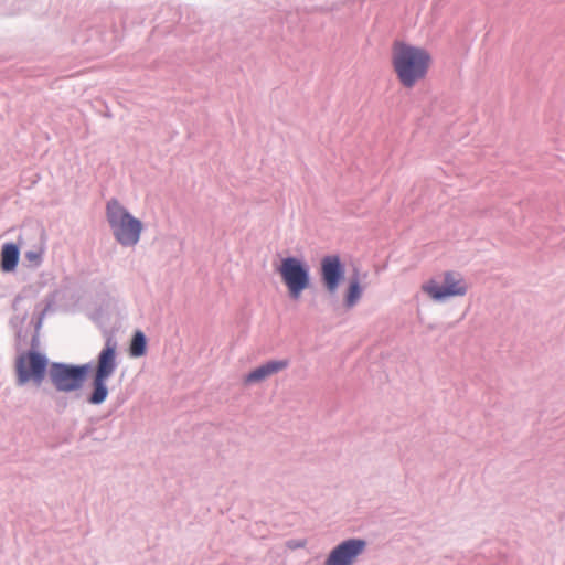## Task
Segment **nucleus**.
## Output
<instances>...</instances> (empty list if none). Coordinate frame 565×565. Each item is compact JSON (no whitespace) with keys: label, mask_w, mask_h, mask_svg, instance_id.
I'll use <instances>...</instances> for the list:
<instances>
[{"label":"nucleus","mask_w":565,"mask_h":565,"mask_svg":"<svg viewBox=\"0 0 565 565\" xmlns=\"http://www.w3.org/2000/svg\"><path fill=\"white\" fill-rule=\"evenodd\" d=\"M431 64L430 53L420 46L395 41L392 49V66L404 88H413L423 81Z\"/></svg>","instance_id":"1"},{"label":"nucleus","mask_w":565,"mask_h":565,"mask_svg":"<svg viewBox=\"0 0 565 565\" xmlns=\"http://www.w3.org/2000/svg\"><path fill=\"white\" fill-rule=\"evenodd\" d=\"M117 366V342L109 337L96 358L89 383L90 392L85 399L88 404L102 405L107 399L109 395L107 382L115 374Z\"/></svg>","instance_id":"2"},{"label":"nucleus","mask_w":565,"mask_h":565,"mask_svg":"<svg viewBox=\"0 0 565 565\" xmlns=\"http://www.w3.org/2000/svg\"><path fill=\"white\" fill-rule=\"evenodd\" d=\"M106 218L115 239L124 247L138 244L143 223L113 198L106 204Z\"/></svg>","instance_id":"3"},{"label":"nucleus","mask_w":565,"mask_h":565,"mask_svg":"<svg viewBox=\"0 0 565 565\" xmlns=\"http://www.w3.org/2000/svg\"><path fill=\"white\" fill-rule=\"evenodd\" d=\"M38 347L39 335L33 334L31 348L17 358L15 375L18 386H24L32 382L39 387L45 380V376H49L52 362L45 353L38 350Z\"/></svg>","instance_id":"4"},{"label":"nucleus","mask_w":565,"mask_h":565,"mask_svg":"<svg viewBox=\"0 0 565 565\" xmlns=\"http://www.w3.org/2000/svg\"><path fill=\"white\" fill-rule=\"evenodd\" d=\"M275 271L285 285L289 299L294 301H298L303 291L312 285L311 268L303 257H281L279 264L275 265Z\"/></svg>","instance_id":"5"},{"label":"nucleus","mask_w":565,"mask_h":565,"mask_svg":"<svg viewBox=\"0 0 565 565\" xmlns=\"http://www.w3.org/2000/svg\"><path fill=\"white\" fill-rule=\"evenodd\" d=\"M422 290L434 301L444 302L454 297L465 296L468 287L459 274L446 271L441 284L431 278L422 285Z\"/></svg>","instance_id":"6"},{"label":"nucleus","mask_w":565,"mask_h":565,"mask_svg":"<svg viewBox=\"0 0 565 565\" xmlns=\"http://www.w3.org/2000/svg\"><path fill=\"white\" fill-rule=\"evenodd\" d=\"M318 274L322 287L333 297L345 279V263L339 254H327L320 259Z\"/></svg>","instance_id":"7"},{"label":"nucleus","mask_w":565,"mask_h":565,"mask_svg":"<svg viewBox=\"0 0 565 565\" xmlns=\"http://www.w3.org/2000/svg\"><path fill=\"white\" fill-rule=\"evenodd\" d=\"M49 380L58 393H73L84 387L75 371L74 363L53 361Z\"/></svg>","instance_id":"8"},{"label":"nucleus","mask_w":565,"mask_h":565,"mask_svg":"<svg viewBox=\"0 0 565 565\" xmlns=\"http://www.w3.org/2000/svg\"><path fill=\"white\" fill-rule=\"evenodd\" d=\"M366 545L367 543L364 539H345L329 552L324 565H353L356 558L365 551Z\"/></svg>","instance_id":"9"},{"label":"nucleus","mask_w":565,"mask_h":565,"mask_svg":"<svg viewBox=\"0 0 565 565\" xmlns=\"http://www.w3.org/2000/svg\"><path fill=\"white\" fill-rule=\"evenodd\" d=\"M366 276L367 273L362 274L358 266L352 267L347 287L343 292V307L345 309H352L359 303L364 291V287L362 286L361 280L366 278Z\"/></svg>","instance_id":"10"},{"label":"nucleus","mask_w":565,"mask_h":565,"mask_svg":"<svg viewBox=\"0 0 565 565\" xmlns=\"http://www.w3.org/2000/svg\"><path fill=\"white\" fill-rule=\"evenodd\" d=\"M289 361L287 359L282 360H268L259 366L253 369L245 375L246 384H255L260 383L273 374H276L286 367H288Z\"/></svg>","instance_id":"11"},{"label":"nucleus","mask_w":565,"mask_h":565,"mask_svg":"<svg viewBox=\"0 0 565 565\" xmlns=\"http://www.w3.org/2000/svg\"><path fill=\"white\" fill-rule=\"evenodd\" d=\"M20 260V244L6 242L0 250V269L2 273H14Z\"/></svg>","instance_id":"12"},{"label":"nucleus","mask_w":565,"mask_h":565,"mask_svg":"<svg viewBox=\"0 0 565 565\" xmlns=\"http://www.w3.org/2000/svg\"><path fill=\"white\" fill-rule=\"evenodd\" d=\"M148 350V338L143 331L137 329L130 340L129 355L131 358H141L146 355Z\"/></svg>","instance_id":"13"},{"label":"nucleus","mask_w":565,"mask_h":565,"mask_svg":"<svg viewBox=\"0 0 565 565\" xmlns=\"http://www.w3.org/2000/svg\"><path fill=\"white\" fill-rule=\"evenodd\" d=\"M74 367H75V371L83 384V386L85 385L89 374L94 373V370H95V364L93 361L90 362H87V363H82V364H75L74 363Z\"/></svg>","instance_id":"14"},{"label":"nucleus","mask_w":565,"mask_h":565,"mask_svg":"<svg viewBox=\"0 0 565 565\" xmlns=\"http://www.w3.org/2000/svg\"><path fill=\"white\" fill-rule=\"evenodd\" d=\"M24 259L29 263V267L38 268L43 263V249L28 250L24 254Z\"/></svg>","instance_id":"15"},{"label":"nucleus","mask_w":565,"mask_h":565,"mask_svg":"<svg viewBox=\"0 0 565 565\" xmlns=\"http://www.w3.org/2000/svg\"><path fill=\"white\" fill-rule=\"evenodd\" d=\"M52 300L47 301L45 308H43L39 313H38V317H36V321L34 323V329H35V333L38 335V331L41 329L42 327V323H43V319H44V316L46 313V311L51 308L52 306Z\"/></svg>","instance_id":"16"},{"label":"nucleus","mask_w":565,"mask_h":565,"mask_svg":"<svg viewBox=\"0 0 565 565\" xmlns=\"http://www.w3.org/2000/svg\"><path fill=\"white\" fill-rule=\"evenodd\" d=\"M306 541L305 540H290L287 543V546L289 548H301L305 547Z\"/></svg>","instance_id":"17"},{"label":"nucleus","mask_w":565,"mask_h":565,"mask_svg":"<svg viewBox=\"0 0 565 565\" xmlns=\"http://www.w3.org/2000/svg\"><path fill=\"white\" fill-rule=\"evenodd\" d=\"M21 3H22V1H20V2H19V4H21ZM21 9H22V8H21V6H19V7L17 8V10H11V11H8V12H6V13H7V14H15V13H17L18 11H20Z\"/></svg>","instance_id":"18"},{"label":"nucleus","mask_w":565,"mask_h":565,"mask_svg":"<svg viewBox=\"0 0 565 565\" xmlns=\"http://www.w3.org/2000/svg\"><path fill=\"white\" fill-rule=\"evenodd\" d=\"M94 431H95V429H94V428H92V429H87V430L85 431V434L82 436V438L90 436Z\"/></svg>","instance_id":"19"},{"label":"nucleus","mask_w":565,"mask_h":565,"mask_svg":"<svg viewBox=\"0 0 565 565\" xmlns=\"http://www.w3.org/2000/svg\"><path fill=\"white\" fill-rule=\"evenodd\" d=\"M21 299H22V297L20 295L15 296V298L13 300V307H15V303L19 302Z\"/></svg>","instance_id":"20"},{"label":"nucleus","mask_w":565,"mask_h":565,"mask_svg":"<svg viewBox=\"0 0 565 565\" xmlns=\"http://www.w3.org/2000/svg\"><path fill=\"white\" fill-rule=\"evenodd\" d=\"M17 337L20 339L22 337V330L19 329L18 332H17Z\"/></svg>","instance_id":"21"}]
</instances>
